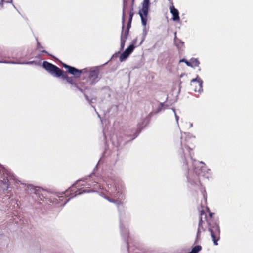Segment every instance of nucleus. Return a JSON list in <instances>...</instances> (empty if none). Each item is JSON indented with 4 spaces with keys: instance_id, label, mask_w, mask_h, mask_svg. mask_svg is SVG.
<instances>
[{
    "instance_id": "nucleus-1",
    "label": "nucleus",
    "mask_w": 253,
    "mask_h": 253,
    "mask_svg": "<svg viewBox=\"0 0 253 253\" xmlns=\"http://www.w3.org/2000/svg\"><path fill=\"white\" fill-rule=\"evenodd\" d=\"M206 209L207 211L209 213L208 216L207 215L203 210H201L200 211V220L199 222L197 236V237L200 236L201 229L205 231V229H204V227L202 225L203 222L202 220L203 216H204V218L208 225V230L212 237L213 243L215 245L217 246L218 245L217 242L220 239V228L218 224L214 220L213 217L214 213L210 212L209 208L207 207Z\"/></svg>"
},
{
    "instance_id": "nucleus-2",
    "label": "nucleus",
    "mask_w": 253,
    "mask_h": 253,
    "mask_svg": "<svg viewBox=\"0 0 253 253\" xmlns=\"http://www.w3.org/2000/svg\"><path fill=\"white\" fill-rule=\"evenodd\" d=\"M184 148L189 152L194 166L193 171L188 174V180L192 186L201 188L202 185L200 178L204 176V170L206 169L205 164L202 162H199L193 159L192 157L194 155L193 149L194 148V147H190L188 144L184 145Z\"/></svg>"
},
{
    "instance_id": "nucleus-3",
    "label": "nucleus",
    "mask_w": 253,
    "mask_h": 253,
    "mask_svg": "<svg viewBox=\"0 0 253 253\" xmlns=\"http://www.w3.org/2000/svg\"><path fill=\"white\" fill-rule=\"evenodd\" d=\"M79 185L78 182L74 184L70 188L65 191V193L62 194V196L59 197V200L62 202V204H65L70 198L74 197L75 196L80 195L84 192H90L94 191L98 189H101V186L96 182L88 183L87 185L89 186L88 189H85L84 187L80 188H78L77 187Z\"/></svg>"
},
{
    "instance_id": "nucleus-4",
    "label": "nucleus",
    "mask_w": 253,
    "mask_h": 253,
    "mask_svg": "<svg viewBox=\"0 0 253 253\" xmlns=\"http://www.w3.org/2000/svg\"><path fill=\"white\" fill-rule=\"evenodd\" d=\"M62 66L64 68L67 69V72L74 75L76 77H80L82 73H86L88 76L87 83H88L90 85H92L98 81L99 70L97 69H91L88 72H86V70L85 69L83 70H79L65 63H63Z\"/></svg>"
},
{
    "instance_id": "nucleus-5",
    "label": "nucleus",
    "mask_w": 253,
    "mask_h": 253,
    "mask_svg": "<svg viewBox=\"0 0 253 253\" xmlns=\"http://www.w3.org/2000/svg\"><path fill=\"white\" fill-rule=\"evenodd\" d=\"M43 68L51 74L54 75L57 77H61L64 80L75 87H79L78 84L76 83V79L75 77H69L66 73L58 68L57 66L47 62L44 61L43 63Z\"/></svg>"
},
{
    "instance_id": "nucleus-6",
    "label": "nucleus",
    "mask_w": 253,
    "mask_h": 253,
    "mask_svg": "<svg viewBox=\"0 0 253 253\" xmlns=\"http://www.w3.org/2000/svg\"><path fill=\"white\" fill-rule=\"evenodd\" d=\"M191 86L195 92H200L202 89V81L200 79H193L191 81Z\"/></svg>"
},
{
    "instance_id": "nucleus-7",
    "label": "nucleus",
    "mask_w": 253,
    "mask_h": 253,
    "mask_svg": "<svg viewBox=\"0 0 253 253\" xmlns=\"http://www.w3.org/2000/svg\"><path fill=\"white\" fill-rule=\"evenodd\" d=\"M148 9L149 8H147L142 7L139 11V14L141 17L142 24L144 26H145L147 24Z\"/></svg>"
},
{
    "instance_id": "nucleus-8",
    "label": "nucleus",
    "mask_w": 253,
    "mask_h": 253,
    "mask_svg": "<svg viewBox=\"0 0 253 253\" xmlns=\"http://www.w3.org/2000/svg\"><path fill=\"white\" fill-rule=\"evenodd\" d=\"M134 49V46L131 44L127 48L124 52H123L120 55L119 59L120 61H123L126 59L131 53Z\"/></svg>"
},
{
    "instance_id": "nucleus-9",
    "label": "nucleus",
    "mask_w": 253,
    "mask_h": 253,
    "mask_svg": "<svg viewBox=\"0 0 253 253\" xmlns=\"http://www.w3.org/2000/svg\"><path fill=\"white\" fill-rule=\"evenodd\" d=\"M170 11L171 14L172 15V20L174 21H179L180 20V17L179 15V11L178 10L175 8L173 5V3L171 1V5L169 7Z\"/></svg>"
},
{
    "instance_id": "nucleus-10",
    "label": "nucleus",
    "mask_w": 253,
    "mask_h": 253,
    "mask_svg": "<svg viewBox=\"0 0 253 253\" xmlns=\"http://www.w3.org/2000/svg\"><path fill=\"white\" fill-rule=\"evenodd\" d=\"M78 84L79 87H76L79 90H80L81 92H83L85 90L88 89L89 86H90L89 84V83H87V80L85 82H80Z\"/></svg>"
},
{
    "instance_id": "nucleus-11",
    "label": "nucleus",
    "mask_w": 253,
    "mask_h": 253,
    "mask_svg": "<svg viewBox=\"0 0 253 253\" xmlns=\"http://www.w3.org/2000/svg\"><path fill=\"white\" fill-rule=\"evenodd\" d=\"M124 23H125V17H124V15L123 14V17H122V23H123L122 32V35H121V39L126 40V39L127 38V37H128V35L129 34V31H128V30H125V31L124 30Z\"/></svg>"
},
{
    "instance_id": "nucleus-12",
    "label": "nucleus",
    "mask_w": 253,
    "mask_h": 253,
    "mask_svg": "<svg viewBox=\"0 0 253 253\" xmlns=\"http://www.w3.org/2000/svg\"><path fill=\"white\" fill-rule=\"evenodd\" d=\"M200 64L199 60L197 59H191L189 62H186V65L192 67H198Z\"/></svg>"
},
{
    "instance_id": "nucleus-13",
    "label": "nucleus",
    "mask_w": 253,
    "mask_h": 253,
    "mask_svg": "<svg viewBox=\"0 0 253 253\" xmlns=\"http://www.w3.org/2000/svg\"><path fill=\"white\" fill-rule=\"evenodd\" d=\"M9 180L7 178H4L3 180L0 181V186L4 190H7L9 187Z\"/></svg>"
},
{
    "instance_id": "nucleus-14",
    "label": "nucleus",
    "mask_w": 253,
    "mask_h": 253,
    "mask_svg": "<svg viewBox=\"0 0 253 253\" xmlns=\"http://www.w3.org/2000/svg\"><path fill=\"white\" fill-rule=\"evenodd\" d=\"M133 10V6H132L131 7V11H130V12L129 13V17L128 22V23H127V28L126 29V30H128V31L129 30V29L131 27V23L132 17L133 16V15H134Z\"/></svg>"
},
{
    "instance_id": "nucleus-15",
    "label": "nucleus",
    "mask_w": 253,
    "mask_h": 253,
    "mask_svg": "<svg viewBox=\"0 0 253 253\" xmlns=\"http://www.w3.org/2000/svg\"><path fill=\"white\" fill-rule=\"evenodd\" d=\"M202 250V247L200 245H197L193 247L191 250L192 253H198Z\"/></svg>"
},
{
    "instance_id": "nucleus-16",
    "label": "nucleus",
    "mask_w": 253,
    "mask_h": 253,
    "mask_svg": "<svg viewBox=\"0 0 253 253\" xmlns=\"http://www.w3.org/2000/svg\"><path fill=\"white\" fill-rule=\"evenodd\" d=\"M149 0H143L142 3V7L149 8Z\"/></svg>"
},
{
    "instance_id": "nucleus-17",
    "label": "nucleus",
    "mask_w": 253,
    "mask_h": 253,
    "mask_svg": "<svg viewBox=\"0 0 253 253\" xmlns=\"http://www.w3.org/2000/svg\"><path fill=\"white\" fill-rule=\"evenodd\" d=\"M107 199H108L109 201H110L111 202H113V203L116 204L117 205H120V204H122V202L120 200H114L113 199H110L109 198H107Z\"/></svg>"
},
{
    "instance_id": "nucleus-18",
    "label": "nucleus",
    "mask_w": 253,
    "mask_h": 253,
    "mask_svg": "<svg viewBox=\"0 0 253 253\" xmlns=\"http://www.w3.org/2000/svg\"><path fill=\"white\" fill-rule=\"evenodd\" d=\"M0 63H17V62H11L7 61L3 58L0 59Z\"/></svg>"
},
{
    "instance_id": "nucleus-19",
    "label": "nucleus",
    "mask_w": 253,
    "mask_h": 253,
    "mask_svg": "<svg viewBox=\"0 0 253 253\" xmlns=\"http://www.w3.org/2000/svg\"><path fill=\"white\" fill-rule=\"evenodd\" d=\"M126 41V40L121 39V46L122 49L124 47Z\"/></svg>"
},
{
    "instance_id": "nucleus-20",
    "label": "nucleus",
    "mask_w": 253,
    "mask_h": 253,
    "mask_svg": "<svg viewBox=\"0 0 253 253\" xmlns=\"http://www.w3.org/2000/svg\"><path fill=\"white\" fill-rule=\"evenodd\" d=\"M12 1V0H1L2 2H5V3H9L10 2Z\"/></svg>"
},
{
    "instance_id": "nucleus-21",
    "label": "nucleus",
    "mask_w": 253,
    "mask_h": 253,
    "mask_svg": "<svg viewBox=\"0 0 253 253\" xmlns=\"http://www.w3.org/2000/svg\"><path fill=\"white\" fill-rule=\"evenodd\" d=\"M180 61V62H183L185 63L186 64V62H189V61H188L187 60H185L184 59H183L181 60Z\"/></svg>"
},
{
    "instance_id": "nucleus-22",
    "label": "nucleus",
    "mask_w": 253,
    "mask_h": 253,
    "mask_svg": "<svg viewBox=\"0 0 253 253\" xmlns=\"http://www.w3.org/2000/svg\"><path fill=\"white\" fill-rule=\"evenodd\" d=\"M84 96H85V98H86L88 101H89V99L88 96L86 94H84Z\"/></svg>"
},
{
    "instance_id": "nucleus-23",
    "label": "nucleus",
    "mask_w": 253,
    "mask_h": 253,
    "mask_svg": "<svg viewBox=\"0 0 253 253\" xmlns=\"http://www.w3.org/2000/svg\"><path fill=\"white\" fill-rule=\"evenodd\" d=\"M34 62V61L29 62L27 63V64H31V63H33Z\"/></svg>"
},
{
    "instance_id": "nucleus-24",
    "label": "nucleus",
    "mask_w": 253,
    "mask_h": 253,
    "mask_svg": "<svg viewBox=\"0 0 253 253\" xmlns=\"http://www.w3.org/2000/svg\"><path fill=\"white\" fill-rule=\"evenodd\" d=\"M168 0L170 1V4H171V1H172L171 0Z\"/></svg>"
},
{
    "instance_id": "nucleus-25",
    "label": "nucleus",
    "mask_w": 253,
    "mask_h": 253,
    "mask_svg": "<svg viewBox=\"0 0 253 253\" xmlns=\"http://www.w3.org/2000/svg\"><path fill=\"white\" fill-rule=\"evenodd\" d=\"M192 253L191 252H189V253Z\"/></svg>"
}]
</instances>
